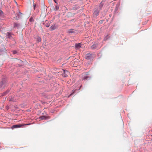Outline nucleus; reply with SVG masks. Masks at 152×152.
I'll use <instances>...</instances> for the list:
<instances>
[{
  "label": "nucleus",
  "mask_w": 152,
  "mask_h": 152,
  "mask_svg": "<svg viewBox=\"0 0 152 152\" xmlns=\"http://www.w3.org/2000/svg\"><path fill=\"white\" fill-rule=\"evenodd\" d=\"M37 40L38 42H40L41 41V39L40 37H38L37 39Z\"/></svg>",
  "instance_id": "14"
},
{
  "label": "nucleus",
  "mask_w": 152,
  "mask_h": 152,
  "mask_svg": "<svg viewBox=\"0 0 152 152\" xmlns=\"http://www.w3.org/2000/svg\"><path fill=\"white\" fill-rule=\"evenodd\" d=\"M74 32V30L73 29H70L67 31V32L68 33H72Z\"/></svg>",
  "instance_id": "9"
},
{
  "label": "nucleus",
  "mask_w": 152,
  "mask_h": 152,
  "mask_svg": "<svg viewBox=\"0 0 152 152\" xmlns=\"http://www.w3.org/2000/svg\"><path fill=\"white\" fill-rule=\"evenodd\" d=\"M64 72V75L65 77H67L68 76L67 74L69 73V72L67 70H63Z\"/></svg>",
  "instance_id": "7"
},
{
  "label": "nucleus",
  "mask_w": 152,
  "mask_h": 152,
  "mask_svg": "<svg viewBox=\"0 0 152 152\" xmlns=\"http://www.w3.org/2000/svg\"><path fill=\"white\" fill-rule=\"evenodd\" d=\"M54 2L56 3L57 4H58L57 3V1H56V0H54Z\"/></svg>",
  "instance_id": "22"
},
{
  "label": "nucleus",
  "mask_w": 152,
  "mask_h": 152,
  "mask_svg": "<svg viewBox=\"0 0 152 152\" xmlns=\"http://www.w3.org/2000/svg\"><path fill=\"white\" fill-rule=\"evenodd\" d=\"M20 26V25L19 23H14V27L15 28H18Z\"/></svg>",
  "instance_id": "6"
},
{
  "label": "nucleus",
  "mask_w": 152,
  "mask_h": 152,
  "mask_svg": "<svg viewBox=\"0 0 152 152\" xmlns=\"http://www.w3.org/2000/svg\"><path fill=\"white\" fill-rule=\"evenodd\" d=\"M76 48H79L81 47V44L80 43L76 44L75 46Z\"/></svg>",
  "instance_id": "11"
},
{
  "label": "nucleus",
  "mask_w": 152,
  "mask_h": 152,
  "mask_svg": "<svg viewBox=\"0 0 152 152\" xmlns=\"http://www.w3.org/2000/svg\"><path fill=\"white\" fill-rule=\"evenodd\" d=\"M50 26V24L49 23H47L46 24L45 26L46 27H49Z\"/></svg>",
  "instance_id": "18"
},
{
  "label": "nucleus",
  "mask_w": 152,
  "mask_h": 152,
  "mask_svg": "<svg viewBox=\"0 0 152 152\" xmlns=\"http://www.w3.org/2000/svg\"><path fill=\"white\" fill-rule=\"evenodd\" d=\"M91 48H92V49H93V48H94V45H93L92 46V47H91Z\"/></svg>",
  "instance_id": "21"
},
{
  "label": "nucleus",
  "mask_w": 152,
  "mask_h": 152,
  "mask_svg": "<svg viewBox=\"0 0 152 152\" xmlns=\"http://www.w3.org/2000/svg\"><path fill=\"white\" fill-rule=\"evenodd\" d=\"M56 28V27L55 25H53L50 27V28L51 29V30H53L55 29Z\"/></svg>",
  "instance_id": "10"
},
{
  "label": "nucleus",
  "mask_w": 152,
  "mask_h": 152,
  "mask_svg": "<svg viewBox=\"0 0 152 152\" xmlns=\"http://www.w3.org/2000/svg\"><path fill=\"white\" fill-rule=\"evenodd\" d=\"M31 124V123H29V124H23V125H14L12 126V129H13V128H20V127H21L23 126L28 125H30Z\"/></svg>",
  "instance_id": "1"
},
{
  "label": "nucleus",
  "mask_w": 152,
  "mask_h": 152,
  "mask_svg": "<svg viewBox=\"0 0 152 152\" xmlns=\"http://www.w3.org/2000/svg\"><path fill=\"white\" fill-rule=\"evenodd\" d=\"M103 5H102L101 3L100 4V5L99 7H100V8H101L102 7Z\"/></svg>",
  "instance_id": "20"
},
{
  "label": "nucleus",
  "mask_w": 152,
  "mask_h": 152,
  "mask_svg": "<svg viewBox=\"0 0 152 152\" xmlns=\"http://www.w3.org/2000/svg\"><path fill=\"white\" fill-rule=\"evenodd\" d=\"M13 53L14 54H15L16 53V51H14Z\"/></svg>",
  "instance_id": "24"
},
{
  "label": "nucleus",
  "mask_w": 152,
  "mask_h": 152,
  "mask_svg": "<svg viewBox=\"0 0 152 152\" xmlns=\"http://www.w3.org/2000/svg\"><path fill=\"white\" fill-rule=\"evenodd\" d=\"M99 14V11L97 10H96L94 11L93 13V15L94 16L96 17Z\"/></svg>",
  "instance_id": "4"
},
{
  "label": "nucleus",
  "mask_w": 152,
  "mask_h": 152,
  "mask_svg": "<svg viewBox=\"0 0 152 152\" xmlns=\"http://www.w3.org/2000/svg\"><path fill=\"white\" fill-rule=\"evenodd\" d=\"M3 15V12L2 11L0 10V17Z\"/></svg>",
  "instance_id": "16"
},
{
  "label": "nucleus",
  "mask_w": 152,
  "mask_h": 152,
  "mask_svg": "<svg viewBox=\"0 0 152 152\" xmlns=\"http://www.w3.org/2000/svg\"><path fill=\"white\" fill-rule=\"evenodd\" d=\"M74 93V92H73V93H72V94H70V96H71V95H73V93Z\"/></svg>",
  "instance_id": "23"
},
{
  "label": "nucleus",
  "mask_w": 152,
  "mask_h": 152,
  "mask_svg": "<svg viewBox=\"0 0 152 152\" xmlns=\"http://www.w3.org/2000/svg\"><path fill=\"white\" fill-rule=\"evenodd\" d=\"M108 36V35H107L106 37L104 38V40H106L107 39V37Z\"/></svg>",
  "instance_id": "19"
},
{
  "label": "nucleus",
  "mask_w": 152,
  "mask_h": 152,
  "mask_svg": "<svg viewBox=\"0 0 152 152\" xmlns=\"http://www.w3.org/2000/svg\"><path fill=\"white\" fill-rule=\"evenodd\" d=\"M94 55L90 53L87 54L86 57V58L87 59H90L93 57Z\"/></svg>",
  "instance_id": "3"
},
{
  "label": "nucleus",
  "mask_w": 152,
  "mask_h": 152,
  "mask_svg": "<svg viewBox=\"0 0 152 152\" xmlns=\"http://www.w3.org/2000/svg\"><path fill=\"white\" fill-rule=\"evenodd\" d=\"M18 99V97H17V96H14L13 97L12 96L11 97L10 96L9 97V99H10V101H16Z\"/></svg>",
  "instance_id": "2"
},
{
  "label": "nucleus",
  "mask_w": 152,
  "mask_h": 152,
  "mask_svg": "<svg viewBox=\"0 0 152 152\" xmlns=\"http://www.w3.org/2000/svg\"><path fill=\"white\" fill-rule=\"evenodd\" d=\"M7 36L8 37L10 38L11 37V34L10 32H7Z\"/></svg>",
  "instance_id": "13"
},
{
  "label": "nucleus",
  "mask_w": 152,
  "mask_h": 152,
  "mask_svg": "<svg viewBox=\"0 0 152 152\" xmlns=\"http://www.w3.org/2000/svg\"><path fill=\"white\" fill-rule=\"evenodd\" d=\"M49 118V117L48 116H40L39 117V119L41 120H43L44 119H48Z\"/></svg>",
  "instance_id": "5"
},
{
  "label": "nucleus",
  "mask_w": 152,
  "mask_h": 152,
  "mask_svg": "<svg viewBox=\"0 0 152 152\" xmlns=\"http://www.w3.org/2000/svg\"><path fill=\"white\" fill-rule=\"evenodd\" d=\"M90 77H89V76H85L83 78V79L84 80H87L89 79H90Z\"/></svg>",
  "instance_id": "12"
},
{
  "label": "nucleus",
  "mask_w": 152,
  "mask_h": 152,
  "mask_svg": "<svg viewBox=\"0 0 152 152\" xmlns=\"http://www.w3.org/2000/svg\"><path fill=\"white\" fill-rule=\"evenodd\" d=\"M7 92L4 93V95H6V94H7Z\"/></svg>",
  "instance_id": "25"
},
{
  "label": "nucleus",
  "mask_w": 152,
  "mask_h": 152,
  "mask_svg": "<svg viewBox=\"0 0 152 152\" xmlns=\"http://www.w3.org/2000/svg\"><path fill=\"white\" fill-rule=\"evenodd\" d=\"M59 9V7L57 5H56L55 6L56 10H57Z\"/></svg>",
  "instance_id": "15"
},
{
  "label": "nucleus",
  "mask_w": 152,
  "mask_h": 152,
  "mask_svg": "<svg viewBox=\"0 0 152 152\" xmlns=\"http://www.w3.org/2000/svg\"><path fill=\"white\" fill-rule=\"evenodd\" d=\"M39 8V5L38 4H34V10L36 8L38 9Z\"/></svg>",
  "instance_id": "8"
},
{
  "label": "nucleus",
  "mask_w": 152,
  "mask_h": 152,
  "mask_svg": "<svg viewBox=\"0 0 152 152\" xmlns=\"http://www.w3.org/2000/svg\"><path fill=\"white\" fill-rule=\"evenodd\" d=\"M33 19L32 18H31L29 19V20L31 22H33Z\"/></svg>",
  "instance_id": "17"
}]
</instances>
